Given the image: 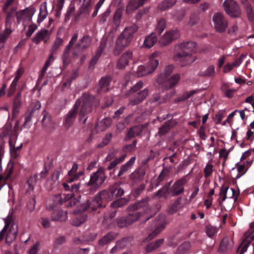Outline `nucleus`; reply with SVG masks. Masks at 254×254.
Listing matches in <instances>:
<instances>
[{
  "mask_svg": "<svg viewBox=\"0 0 254 254\" xmlns=\"http://www.w3.org/2000/svg\"><path fill=\"white\" fill-rule=\"evenodd\" d=\"M196 43L192 41L183 42L176 45L174 60L181 62L183 65L193 62L196 58L192 56V54L196 52Z\"/></svg>",
  "mask_w": 254,
  "mask_h": 254,
  "instance_id": "f257e3e1",
  "label": "nucleus"
},
{
  "mask_svg": "<svg viewBox=\"0 0 254 254\" xmlns=\"http://www.w3.org/2000/svg\"><path fill=\"white\" fill-rule=\"evenodd\" d=\"M15 0H6L3 9L6 13L5 29L0 34V46H2L7 39L12 30L11 26L14 21L16 7L14 5Z\"/></svg>",
  "mask_w": 254,
  "mask_h": 254,
  "instance_id": "f03ea898",
  "label": "nucleus"
},
{
  "mask_svg": "<svg viewBox=\"0 0 254 254\" xmlns=\"http://www.w3.org/2000/svg\"><path fill=\"white\" fill-rule=\"evenodd\" d=\"M137 30L135 25L126 27L116 40V47L114 50L115 55H118L132 40L133 34Z\"/></svg>",
  "mask_w": 254,
  "mask_h": 254,
  "instance_id": "7ed1b4c3",
  "label": "nucleus"
},
{
  "mask_svg": "<svg viewBox=\"0 0 254 254\" xmlns=\"http://www.w3.org/2000/svg\"><path fill=\"white\" fill-rule=\"evenodd\" d=\"M128 209L129 211H135L141 209L139 212L129 214L126 217L127 221L130 223L129 225L132 224L134 222L138 220L142 213V210L144 213H148L150 211V209L145 201L138 202L128 207Z\"/></svg>",
  "mask_w": 254,
  "mask_h": 254,
  "instance_id": "20e7f679",
  "label": "nucleus"
},
{
  "mask_svg": "<svg viewBox=\"0 0 254 254\" xmlns=\"http://www.w3.org/2000/svg\"><path fill=\"white\" fill-rule=\"evenodd\" d=\"M128 209L129 211H135L141 209L139 212L129 214L126 217L127 221L130 223L129 225L132 224L134 222L138 220L142 213V210L144 213H148L150 211V209L145 201L138 202L128 207Z\"/></svg>",
  "mask_w": 254,
  "mask_h": 254,
  "instance_id": "39448f33",
  "label": "nucleus"
},
{
  "mask_svg": "<svg viewBox=\"0 0 254 254\" xmlns=\"http://www.w3.org/2000/svg\"><path fill=\"white\" fill-rule=\"evenodd\" d=\"M106 178L104 169L101 167L96 172L91 175L90 180L86 185L90 187L93 191H95L104 182Z\"/></svg>",
  "mask_w": 254,
  "mask_h": 254,
  "instance_id": "423d86ee",
  "label": "nucleus"
},
{
  "mask_svg": "<svg viewBox=\"0 0 254 254\" xmlns=\"http://www.w3.org/2000/svg\"><path fill=\"white\" fill-rule=\"evenodd\" d=\"M223 6L226 13L231 17L239 18L242 11L239 4L233 0H225Z\"/></svg>",
  "mask_w": 254,
  "mask_h": 254,
  "instance_id": "0eeeda50",
  "label": "nucleus"
},
{
  "mask_svg": "<svg viewBox=\"0 0 254 254\" xmlns=\"http://www.w3.org/2000/svg\"><path fill=\"white\" fill-rule=\"evenodd\" d=\"M214 27L216 31L222 33L225 31L228 22L224 15L220 12H215L212 19Z\"/></svg>",
  "mask_w": 254,
  "mask_h": 254,
  "instance_id": "6e6552de",
  "label": "nucleus"
},
{
  "mask_svg": "<svg viewBox=\"0 0 254 254\" xmlns=\"http://www.w3.org/2000/svg\"><path fill=\"white\" fill-rule=\"evenodd\" d=\"M80 105V100H76L73 107L69 111L65 117L63 125L66 129H68L75 121Z\"/></svg>",
  "mask_w": 254,
  "mask_h": 254,
  "instance_id": "1a4fd4ad",
  "label": "nucleus"
},
{
  "mask_svg": "<svg viewBox=\"0 0 254 254\" xmlns=\"http://www.w3.org/2000/svg\"><path fill=\"white\" fill-rule=\"evenodd\" d=\"M253 223H251L250 224V227L251 229L250 231L247 232L245 234L244 240L238 248L237 252L240 254H243L245 253L247 251L251 241L254 240V235L252 234L254 232V228H253Z\"/></svg>",
  "mask_w": 254,
  "mask_h": 254,
  "instance_id": "9d476101",
  "label": "nucleus"
},
{
  "mask_svg": "<svg viewBox=\"0 0 254 254\" xmlns=\"http://www.w3.org/2000/svg\"><path fill=\"white\" fill-rule=\"evenodd\" d=\"M167 223L164 215L159 216L154 222V228L152 232L150 233L148 239L151 240L160 234L165 228Z\"/></svg>",
  "mask_w": 254,
  "mask_h": 254,
  "instance_id": "9b49d317",
  "label": "nucleus"
},
{
  "mask_svg": "<svg viewBox=\"0 0 254 254\" xmlns=\"http://www.w3.org/2000/svg\"><path fill=\"white\" fill-rule=\"evenodd\" d=\"M35 12V9L33 7H28L18 12H15V15L16 16L17 23L19 24L31 20Z\"/></svg>",
  "mask_w": 254,
  "mask_h": 254,
  "instance_id": "f8f14e48",
  "label": "nucleus"
},
{
  "mask_svg": "<svg viewBox=\"0 0 254 254\" xmlns=\"http://www.w3.org/2000/svg\"><path fill=\"white\" fill-rule=\"evenodd\" d=\"M179 33L178 31L172 30L166 32L159 40V44L165 46L171 43L173 40L178 38Z\"/></svg>",
  "mask_w": 254,
  "mask_h": 254,
  "instance_id": "ddd939ff",
  "label": "nucleus"
},
{
  "mask_svg": "<svg viewBox=\"0 0 254 254\" xmlns=\"http://www.w3.org/2000/svg\"><path fill=\"white\" fill-rule=\"evenodd\" d=\"M79 100L80 102L82 100L83 104L79 112V121L82 124H85L87 119V117L84 118L85 115L91 111V103L88 100L84 101V96H82Z\"/></svg>",
  "mask_w": 254,
  "mask_h": 254,
  "instance_id": "4468645a",
  "label": "nucleus"
},
{
  "mask_svg": "<svg viewBox=\"0 0 254 254\" xmlns=\"http://www.w3.org/2000/svg\"><path fill=\"white\" fill-rule=\"evenodd\" d=\"M133 60V53L131 51L128 50L125 52L121 56L117 63V67L119 69H124Z\"/></svg>",
  "mask_w": 254,
  "mask_h": 254,
  "instance_id": "2eb2a0df",
  "label": "nucleus"
},
{
  "mask_svg": "<svg viewBox=\"0 0 254 254\" xmlns=\"http://www.w3.org/2000/svg\"><path fill=\"white\" fill-rule=\"evenodd\" d=\"M187 180L183 178L177 181L171 188V192L173 196H176L184 192V186L187 183Z\"/></svg>",
  "mask_w": 254,
  "mask_h": 254,
  "instance_id": "dca6fc26",
  "label": "nucleus"
},
{
  "mask_svg": "<svg viewBox=\"0 0 254 254\" xmlns=\"http://www.w3.org/2000/svg\"><path fill=\"white\" fill-rule=\"evenodd\" d=\"M51 32L46 30L42 29L38 31L32 39V41L36 44H39L41 41L47 43L50 38Z\"/></svg>",
  "mask_w": 254,
  "mask_h": 254,
  "instance_id": "f3484780",
  "label": "nucleus"
},
{
  "mask_svg": "<svg viewBox=\"0 0 254 254\" xmlns=\"http://www.w3.org/2000/svg\"><path fill=\"white\" fill-rule=\"evenodd\" d=\"M180 80V75L178 73L175 74L171 77H168V79L163 84H159L166 90L174 88L179 82Z\"/></svg>",
  "mask_w": 254,
  "mask_h": 254,
  "instance_id": "a211bd4d",
  "label": "nucleus"
},
{
  "mask_svg": "<svg viewBox=\"0 0 254 254\" xmlns=\"http://www.w3.org/2000/svg\"><path fill=\"white\" fill-rule=\"evenodd\" d=\"M148 94V90L146 88L134 95V98H130L128 104L135 106L144 100Z\"/></svg>",
  "mask_w": 254,
  "mask_h": 254,
  "instance_id": "6ab92c4d",
  "label": "nucleus"
},
{
  "mask_svg": "<svg viewBox=\"0 0 254 254\" xmlns=\"http://www.w3.org/2000/svg\"><path fill=\"white\" fill-rule=\"evenodd\" d=\"M235 192L234 189H229V187L227 186H222L219 192V198L221 199L220 203L221 204L227 197L232 198Z\"/></svg>",
  "mask_w": 254,
  "mask_h": 254,
  "instance_id": "aec40b11",
  "label": "nucleus"
},
{
  "mask_svg": "<svg viewBox=\"0 0 254 254\" xmlns=\"http://www.w3.org/2000/svg\"><path fill=\"white\" fill-rule=\"evenodd\" d=\"M174 69V65L170 64L166 66L164 71L159 75L157 79V82L158 84H163L168 77H169L170 75L173 72Z\"/></svg>",
  "mask_w": 254,
  "mask_h": 254,
  "instance_id": "412c9836",
  "label": "nucleus"
},
{
  "mask_svg": "<svg viewBox=\"0 0 254 254\" xmlns=\"http://www.w3.org/2000/svg\"><path fill=\"white\" fill-rule=\"evenodd\" d=\"M91 38L89 36H84L80 39L75 46L78 51H82L88 48L91 44Z\"/></svg>",
  "mask_w": 254,
  "mask_h": 254,
  "instance_id": "4be33fe9",
  "label": "nucleus"
},
{
  "mask_svg": "<svg viewBox=\"0 0 254 254\" xmlns=\"http://www.w3.org/2000/svg\"><path fill=\"white\" fill-rule=\"evenodd\" d=\"M18 232L17 226L11 227L5 236V243L8 245L11 244L16 239Z\"/></svg>",
  "mask_w": 254,
  "mask_h": 254,
  "instance_id": "5701e85b",
  "label": "nucleus"
},
{
  "mask_svg": "<svg viewBox=\"0 0 254 254\" xmlns=\"http://www.w3.org/2000/svg\"><path fill=\"white\" fill-rule=\"evenodd\" d=\"M159 64L158 60L156 58V55L152 54L149 58L146 67L150 73H152L156 69Z\"/></svg>",
  "mask_w": 254,
  "mask_h": 254,
  "instance_id": "b1692460",
  "label": "nucleus"
},
{
  "mask_svg": "<svg viewBox=\"0 0 254 254\" xmlns=\"http://www.w3.org/2000/svg\"><path fill=\"white\" fill-rule=\"evenodd\" d=\"M53 221H65L67 218V213L66 211L59 210L53 212L52 216Z\"/></svg>",
  "mask_w": 254,
  "mask_h": 254,
  "instance_id": "393cba45",
  "label": "nucleus"
},
{
  "mask_svg": "<svg viewBox=\"0 0 254 254\" xmlns=\"http://www.w3.org/2000/svg\"><path fill=\"white\" fill-rule=\"evenodd\" d=\"M157 41V38L155 33H151L145 37L143 46L147 48H150L155 45Z\"/></svg>",
  "mask_w": 254,
  "mask_h": 254,
  "instance_id": "a878e982",
  "label": "nucleus"
},
{
  "mask_svg": "<svg viewBox=\"0 0 254 254\" xmlns=\"http://www.w3.org/2000/svg\"><path fill=\"white\" fill-rule=\"evenodd\" d=\"M22 71L20 69H18L16 71V75L13 80L9 87V91L7 93L8 96H11L16 90L17 82L22 75Z\"/></svg>",
  "mask_w": 254,
  "mask_h": 254,
  "instance_id": "bb28decb",
  "label": "nucleus"
},
{
  "mask_svg": "<svg viewBox=\"0 0 254 254\" xmlns=\"http://www.w3.org/2000/svg\"><path fill=\"white\" fill-rule=\"evenodd\" d=\"M22 71L20 69H18L16 71V75L13 80L9 87V91L7 93L8 96H11L16 90L17 82L22 75Z\"/></svg>",
  "mask_w": 254,
  "mask_h": 254,
  "instance_id": "cd10ccee",
  "label": "nucleus"
},
{
  "mask_svg": "<svg viewBox=\"0 0 254 254\" xmlns=\"http://www.w3.org/2000/svg\"><path fill=\"white\" fill-rule=\"evenodd\" d=\"M135 160V157L134 156L132 157L126 164L122 165L121 167L120 170L119 172L118 176L120 177L127 172L128 170H129L133 165Z\"/></svg>",
  "mask_w": 254,
  "mask_h": 254,
  "instance_id": "c85d7f7f",
  "label": "nucleus"
},
{
  "mask_svg": "<svg viewBox=\"0 0 254 254\" xmlns=\"http://www.w3.org/2000/svg\"><path fill=\"white\" fill-rule=\"evenodd\" d=\"M60 175V172L59 171L57 170L54 172L51 178L48 180L47 182V186L50 185L49 189H51L58 185Z\"/></svg>",
  "mask_w": 254,
  "mask_h": 254,
  "instance_id": "c756f323",
  "label": "nucleus"
},
{
  "mask_svg": "<svg viewBox=\"0 0 254 254\" xmlns=\"http://www.w3.org/2000/svg\"><path fill=\"white\" fill-rule=\"evenodd\" d=\"M109 191L113 198L121 196L124 193V190L117 184L112 186L110 188Z\"/></svg>",
  "mask_w": 254,
  "mask_h": 254,
  "instance_id": "7c9ffc66",
  "label": "nucleus"
},
{
  "mask_svg": "<svg viewBox=\"0 0 254 254\" xmlns=\"http://www.w3.org/2000/svg\"><path fill=\"white\" fill-rule=\"evenodd\" d=\"M145 174V171L144 169L141 168L136 170L130 175V179L134 182L141 180Z\"/></svg>",
  "mask_w": 254,
  "mask_h": 254,
  "instance_id": "2f4dec72",
  "label": "nucleus"
},
{
  "mask_svg": "<svg viewBox=\"0 0 254 254\" xmlns=\"http://www.w3.org/2000/svg\"><path fill=\"white\" fill-rule=\"evenodd\" d=\"M116 238V235L114 233H109L102 237L98 242L99 245L104 246L108 244Z\"/></svg>",
  "mask_w": 254,
  "mask_h": 254,
  "instance_id": "473e14b6",
  "label": "nucleus"
},
{
  "mask_svg": "<svg viewBox=\"0 0 254 254\" xmlns=\"http://www.w3.org/2000/svg\"><path fill=\"white\" fill-rule=\"evenodd\" d=\"M12 219V216L9 214L5 218L3 219L5 225L1 231H0V242L1 241L5 236V232L9 227V224Z\"/></svg>",
  "mask_w": 254,
  "mask_h": 254,
  "instance_id": "72a5a7b5",
  "label": "nucleus"
},
{
  "mask_svg": "<svg viewBox=\"0 0 254 254\" xmlns=\"http://www.w3.org/2000/svg\"><path fill=\"white\" fill-rule=\"evenodd\" d=\"M122 15V11L120 9H118L115 12L113 23L114 25V31H116L120 26V20Z\"/></svg>",
  "mask_w": 254,
  "mask_h": 254,
  "instance_id": "f704fd0d",
  "label": "nucleus"
},
{
  "mask_svg": "<svg viewBox=\"0 0 254 254\" xmlns=\"http://www.w3.org/2000/svg\"><path fill=\"white\" fill-rule=\"evenodd\" d=\"M164 242L163 239H159L154 242H152L148 244L145 247V250L147 253L151 252L152 251L157 249L161 246Z\"/></svg>",
  "mask_w": 254,
  "mask_h": 254,
  "instance_id": "c9c22d12",
  "label": "nucleus"
},
{
  "mask_svg": "<svg viewBox=\"0 0 254 254\" xmlns=\"http://www.w3.org/2000/svg\"><path fill=\"white\" fill-rule=\"evenodd\" d=\"M232 247V241L228 238H225L220 243L219 250L223 252L231 249Z\"/></svg>",
  "mask_w": 254,
  "mask_h": 254,
  "instance_id": "e433bc0d",
  "label": "nucleus"
},
{
  "mask_svg": "<svg viewBox=\"0 0 254 254\" xmlns=\"http://www.w3.org/2000/svg\"><path fill=\"white\" fill-rule=\"evenodd\" d=\"M181 198H177L175 202H174L169 206L167 211L169 214H172L177 212L180 207V205L181 204Z\"/></svg>",
  "mask_w": 254,
  "mask_h": 254,
  "instance_id": "4c0bfd02",
  "label": "nucleus"
},
{
  "mask_svg": "<svg viewBox=\"0 0 254 254\" xmlns=\"http://www.w3.org/2000/svg\"><path fill=\"white\" fill-rule=\"evenodd\" d=\"M215 74V66L213 65H209L204 70L198 73V75L201 76H214Z\"/></svg>",
  "mask_w": 254,
  "mask_h": 254,
  "instance_id": "58836bf2",
  "label": "nucleus"
},
{
  "mask_svg": "<svg viewBox=\"0 0 254 254\" xmlns=\"http://www.w3.org/2000/svg\"><path fill=\"white\" fill-rule=\"evenodd\" d=\"M63 43L64 41L62 38L57 37L50 50L51 53L52 54H56L57 51L63 46Z\"/></svg>",
  "mask_w": 254,
  "mask_h": 254,
  "instance_id": "ea45409f",
  "label": "nucleus"
},
{
  "mask_svg": "<svg viewBox=\"0 0 254 254\" xmlns=\"http://www.w3.org/2000/svg\"><path fill=\"white\" fill-rule=\"evenodd\" d=\"M111 79L110 77H102L99 81V85L100 90L103 92H107L109 90V85Z\"/></svg>",
  "mask_w": 254,
  "mask_h": 254,
  "instance_id": "a19ab883",
  "label": "nucleus"
},
{
  "mask_svg": "<svg viewBox=\"0 0 254 254\" xmlns=\"http://www.w3.org/2000/svg\"><path fill=\"white\" fill-rule=\"evenodd\" d=\"M142 131V127L140 126H135L131 128L128 131L127 137L131 138L139 135Z\"/></svg>",
  "mask_w": 254,
  "mask_h": 254,
  "instance_id": "79ce46f5",
  "label": "nucleus"
},
{
  "mask_svg": "<svg viewBox=\"0 0 254 254\" xmlns=\"http://www.w3.org/2000/svg\"><path fill=\"white\" fill-rule=\"evenodd\" d=\"M73 196V194L72 192H70L66 195L64 194L63 197H62V201L61 203L67 201L69 200L70 199L71 200L69 202V205L70 206H72L73 205H76L77 202H78L79 200L78 199H76L75 198H72Z\"/></svg>",
  "mask_w": 254,
  "mask_h": 254,
  "instance_id": "37998d69",
  "label": "nucleus"
},
{
  "mask_svg": "<svg viewBox=\"0 0 254 254\" xmlns=\"http://www.w3.org/2000/svg\"><path fill=\"white\" fill-rule=\"evenodd\" d=\"M135 75L137 77H142L150 74L147 67L143 65L138 66L137 68L134 72Z\"/></svg>",
  "mask_w": 254,
  "mask_h": 254,
  "instance_id": "c03bdc74",
  "label": "nucleus"
},
{
  "mask_svg": "<svg viewBox=\"0 0 254 254\" xmlns=\"http://www.w3.org/2000/svg\"><path fill=\"white\" fill-rule=\"evenodd\" d=\"M44 8L41 7L40 9V12L37 19V22L40 24L46 18L48 15L47 9L46 2L44 3Z\"/></svg>",
  "mask_w": 254,
  "mask_h": 254,
  "instance_id": "a18cd8bd",
  "label": "nucleus"
},
{
  "mask_svg": "<svg viewBox=\"0 0 254 254\" xmlns=\"http://www.w3.org/2000/svg\"><path fill=\"white\" fill-rule=\"evenodd\" d=\"M177 0H165L159 5V8L162 10H167L176 3Z\"/></svg>",
  "mask_w": 254,
  "mask_h": 254,
  "instance_id": "49530a36",
  "label": "nucleus"
},
{
  "mask_svg": "<svg viewBox=\"0 0 254 254\" xmlns=\"http://www.w3.org/2000/svg\"><path fill=\"white\" fill-rule=\"evenodd\" d=\"M107 192L104 190L95 196V199L93 200L92 203L95 207L101 206V199L102 196L105 195Z\"/></svg>",
  "mask_w": 254,
  "mask_h": 254,
  "instance_id": "de8ad7c7",
  "label": "nucleus"
},
{
  "mask_svg": "<svg viewBox=\"0 0 254 254\" xmlns=\"http://www.w3.org/2000/svg\"><path fill=\"white\" fill-rule=\"evenodd\" d=\"M191 248V244L189 242H185L181 244L178 248V253L183 254L189 251Z\"/></svg>",
  "mask_w": 254,
  "mask_h": 254,
  "instance_id": "09e8293b",
  "label": "nucleus"
},
{
  "mask_svg": "<svg viewBox=\"0 0 254 254\" xmlns=\"http://www.w3.org/2000/svg\"><path fill=\"white\" fill-rule=\"evenodd\" d=\"M213 172V166L209 162L204 168V175L205 178L210 177Z\"/></svg>",
  "mask_w": 254,
  "mask_h": 254,
  "instance_id": "8fccbe9b",
  "label": "nucleus"
},
{
  "mask_svg": "<svg viewBox=\"0 0 254 254\" xmlns=\"http://www.w3.org/2000/svg\"><path fill=\"white\" fill-rule=\"evenodd\" d=\"M70 48L66 47L63 55V61L64 65H67L70 62L69 53Z\"/></svg>",
  "mask_w": 254,
  "mask_h": 254,
  "instance_id": "3c124183",
  "label": "nucleus"
},
{
  "mask_svg": "<svg viewBox=\"0 0 254 254\" xmlns=\"http://www.w3.org/2000/svg\"><path fill=\"white\" fill-rule=\"evenodd\" d=\"M168 187H164L158 190L153 195L154 198H159L162 196L166 197L168 193Z\"/></svg>",
  "mask_w": 254,
  "mask_h": 254,
  "instance_id": "603ef678",
  "label": "nucleus"
},
{
  "mask_svg": "<svg viewBox=\"0 0 254 254\" xmlns=\"http://www.w3.org/2000/svg\"><path fill=\"white\" fill-rule=\"evenodd\" d=\"M127 202V200L124 198H122L120 199H119L116 201H114L113 203L111 204V206L113 207L117 208V207H120L126 204Z\"/></svg>",
  "mask_w": 254,
  "mask_h": 254,
  "instance_id": "864d4df0",
  "label": "nucleus"
},
{
  "mask_svg": "<svg viewBox=\"0 0 254 254\" xmlns=\"http://www.w3.org/2000/svg\"><path fill=\"white\" fill-rule=\"evenodd\" d=\"M166 27L165 21L164 19L159 20L156 27V31L160 34L164 30Z\"/></svg>",
  "mask_w": 254,
  "mask_h": 254,
  "instance_id": "5fc2aeb1",
  "label": "nucleus"
},
{
  "mask_svg": "<svg viewBox=\"0 0 254 254\" xmlns=\"http://www.w3.org/2000/svg\"><path fill=\"white\" fill-rule=\"evenodd\" d=\"M206 233L208 237H212L217 233V228L215 226L208 225L206 227Z\"/></svg>",
  "mask_w": 254,
  "mask_h": 254,
  "instance_id": "6e6d98bb",
  "label": "nucleus"
},
{
  "mask_svg": "<svg viewBox=\"0 0 254 254\" xmlns=\"http://www.w3.org/2000/svg\"><path fill=\"white\" fill-rule=\"evenodd\" d=\"M199 19L198 15L196 13H193L190 16L188 24L190 26H193L198 22Z\"/></svg>",
  "mask_w": 254,
  "mask_h": 254,
  "instance_id": "4d7b16f0",
  "label": "nucleus"
},
{
  "mask_svg": "<svg viewBox=\"0 0 254 254\" xmlns=\"http://www.w3.org/2000/svg\"><path fill=\"white\" fill-rule=\"evenodd\" d=\"M237 170L239 174L236 176V178L238 179L246 173L248 168H246V166L245 164H242L238 166Z\"/></svg>",
  "mask_w": 254,
  "mask_h": 254,
  "instance_id": "13d9d810",
  "label": "nucleus"
},
{
  "mask_svg": "<svg viewBox=\"0 0 254 254\" xmlns=\"http://www.w3.org/2000/svg\"><path fill=\"white\" fill-rule=\"evenodd\" d=\"M117 223L118 226L121 228L126 227L129 225V222L127 221L126 217H121L118 219Z\"/></svg>",
  "mask_w": 254,
  "mask_h": 254,
  "instance_id": "bf43d9fd",
  "label": "nucleus"
},
{
  "mask_svg": "<svg viewBox=\"0 0 254 254\" xmlns=\"http://www.w3.org/2000/svg\"><path fill=\"white\" fill-rule=\"evenodd\" d=\"M143 85V83L140 81L137 82L129 90V94H132L141 89Z\"/></svg>",
  "mask_w": 254,
  "mask_h": 254,
  "instance_id": "052dcab7",
  "label": "nucleus"
},
{
  "mask_svg": "<svg viewBox=\"0 0 254 254\" xmlns=\"http://www.w3.org/2000/svg\"><path fill=\"white\" fill-rule=\"evenodd\" d=\"M37 179L36 176H31L27 181V184L29 186V190H32L36 183Z\"/></svg>",
  "mask_w": 254,
  "mask_h": 254,
  "instance_id": "680f3d73",
  "label": "nucleus"
},
{
  "mask_svg": "<svg viewBox=\"0 0 254 254\" xmlns=\"http://www.w3.org/2000/svg\"><path fill=\"white\" fill-rule=\"evenodd\" d=\"M38 26L35 24H32L28 26V30L26 32L27 37H30L34 31L37 29Z\"/></svg>",
  "mask_w": 254,
  "mask_h": 254,
  "instance_id": "e2e57ef3",
  "label": "nucleus"
},
{
  "mask_svg": "<svg viewBox=\"0 0 254 254\" xmlns=\"http://www.w3.org/2000/svg\"><path fill=\"white\" fill-rule=\"evenodd\" d=\"M170 129L169 125L168 124H164L159 129L158 133L162 135L167 133Z\"/></svg>",
  "mask_w": 254,
  "mask_h": 254,
  "instance_id": "0e129e2a",
  "label": "nucleus"
},
{
  "mask_svg": "<svg viewBox=\"0 0 254 254\" xmlns=\"http://www.w3.org/2000/svg\"><path fill=\"white\" fill-rule=\"evenodd\" d=\"M86 220L84 216L80 217L79 218H76L72 220V224L76 226H78L83 223Z\"/></svg>",
  "mask_w": 254,
  "mask_h": 254,
  "instance_id": "69168bd1",
  "label": "nucleus"
},
{
  "mask_svg": "<svg viewBox=\"0 0 254 254\" xmlns=\"http://www.w3.org/2000/svg\"><path fill=\"white\" fill-rule=\"evenodd\" d=\"M239 31V28L237 24L230 26L228 29V33L231 35H236Z\"/></svg>",
  "mask_w": 254,
  "mask_h": 254,
  "instance_id": "338daca9",
  "label": "nucleus"
},
{
  "mask_svg": "<svg viewBox=\"0 0 254 254\" xmlns=\"http://www.w3.org/2000/svg\"><path fill=\"white\" fill-rule=\"evenodd\" d=\"M41 223L45 228H48L51 226V222L49 218L43 217L41 219Z\"/></svg>",
  "mask_w": 254,
  "mask_h": 254,
  "instance_id": "774afa93",
  "label": "nucleus"
}]
</instances>
